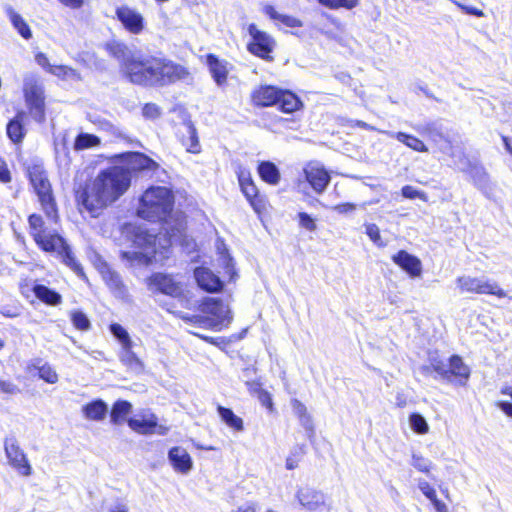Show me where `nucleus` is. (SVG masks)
Returning <instances> with one entry per match:
<instances>
[{"mask_svg":"<svg viewBox=\"0 0 512 512\" xmlns=\"http://www.w3.org/2000/svg\"><path fill=\"white\" fill-rule=\"evenodd\" d=\"M348 125L350 127H358V128H362V129H365V130L373 129L369 124H367L366 122H364L362 120H350L348 122Z\"/></svg>","mask_w":512,"mask_h":512,"instance_id":"nucleus-63","label":"nucleus"},{"mask_svg":"<svg viewBox=\"0 0 512 512\" xmlns=\"http://www.w3.org/2000/svg\"><path fill=\"white\" fill-rule=\"evenodd\" d=\"M27 223L28 233L40 251L57 254L62 262L78 276H85L84 269L74 256L67 240L58 230L50 228L42 215L38 213L28 215Z\"/></svg>","mask_w":512,"mask_h":512,"instance_id":"nucleus-3","label":"nucleus"},{"mask_svg":"<svg viewBox=\"0 0 512 512\" xmlns=\"http://www.w3.org/2000/svg\"><path fill=\"white\" fill-rule=\"evenodd\" d=\"M35 60L38 65H40L43 69H45L47 72H49L52 65L50 64V60L45 53H43V52L36 53Z\"/></svg>","mask_w":512,"mask_h":512,"instance_id":"nucleus-57","label":"nucleus"},{"mask_svg":"<svg viewBox=\"0 0 512 512\" xmlns=\"http://www.w3.org/2000/svg\"><path fill=\"white\" fill-rule=\"evenodd\" d=\"M7 15L13 27L24 39L29 40L32 38L30 26L19 13L15 12L12 8H8Z\"/></svg>","mask_w":512,"mask_h":512,"instance_id":"nucleus-35","label":"nucleus"},{"mask_svg":"<svg viewBox=\"0 0 512 512\" xmlns=\"http://www.w3.org/2000/svg\"><path fill=\"white\" fill-rule=\"evenodd\" d=\"M420 134L427 139L438 142L440 140L445 139V136L440 128H438L434 123H428L425 126H423L419 130Z\"/></svg>","mask_w":512,"mask_h":512,"instance_id":"nucleus-41","label":"nucleus"},{"mask_svg":"<svg viewBox=\"0 0 512 512\" xmlns=\"http://www.w3.org/2000/svg\"><path fill=\"white\" fill-rule=\"evenodd\" d=\"M257 174L266 184L276 186L280 183L281 173L275 163L269 160L260 161L257 165Z\"/></svg>","mask_w":512,"mask_h":512,"instance_id":"nucleus-25","label":"nucleus"},{"mask_svg":"<svg viewBox=\"0 0 512 512\" xmlns=\"http://www.w3.org/2000/svg\"><path fill=\"white\" fill-rule=\"evenodd\" d=\"M365 233L369 237V239L378 247H384L386 243L383 241L381 237V232L379 227L374 223H369L365 225Z\"/></svg>","mask_w":512,"mask_h":512,"instance_id":"nucleus-46","label":"nucleus"},{"mask_svg":"<svg viewBox=\"0 0 512 512\" xmlns=\"http://www.w3.org/2000/svg\"><path fill=\"white\" fill-rule=\"evenodd\" d=\"M157 238V234L150 233L148 230H140L135 233L134 241L140 248L154 252Z\"/></svg>","mask_w":512,"mask_h":512,"instance_id":"nucleus-38","label":"nucleus"},{"mask_svg":"<svg viewBox=\"0 0 512 512\" xmlns=\"http://www.w3.org/2000/svg\"><path fill=\"white\" fill-rule=\"evenodd\" d=\"M401 195L404 197V198H407V199H416V198H419L423 201H426L427 200V195L422 192V191H419L417 189H415L413 186L411 185H405L401 188Z\"/></svg>","mask_w":512,"mask_h":512,"instance_id":"nucleus-49","label":"nucleus"},{"mask_svg":"<svg viewBox=\"0 0 512 512\" xmlns=\"http://www.w3.org/2000/svg\"><path fill=\"white\" fill-rule=\"evenodd\" d=\"M198 310L207 318L212 330L230 320L227 306L218 298H204L198 305Z\"/></svg>","mask_w":512,"mask_h":512,"instance_id":"nucleus-14","label":"nucleus"},{"mask_svg":"<svg viewBox=\"0 0 512 512\" xmlns=\"http://www.w3.org/2000/svg\"><path fill=\"white\" fill-rule=\"evenodd\" d=\"M501 140L507 152L512 156V140L505 135L501 136Z\"/></svg>","mask_w":512,"mask_h":512,"instance_id":"nucleus-64","label":"nucleus"},{"mask_svg":"<svg viewBox=\"0 0 512 512\" xmlns=\"http://www.w3.org/2000/svg\"><path fill=\"white\" fill-rule=\"evenodd\" d=\"M277 25L295 29L303 27V21L293 15L283 14Z\"/></svg>","mask_w":512,"mask_h":512,"instance_id":"nucleus-48","label":"nucleus"},{"mask_svg":"<svg viewBox=\"0 0 512 512\" xmlns=\"http://www.w3.org/2000/svg\"><path fill=\"white\" fill-rule=\"evenodd\" d=\"M291 406L294 414L299 419L301 425L308 432L309 436L314 435V424L312 417L307 411L306 406L298 399L294 398L291 400Z\"/></svg>","mask_w":512,"mask_h":512,"instance_id":"nucleus-31","label":"nucleus"},{"mask_svg":"<svg viewBox=\"0 0 512 512\" xmlns=\"http://www.w3.org/2000/svg\"><path fill=\"white\" fill-rule=\"evenodd\" d=\"M123 165L100 170L94 178L78 184L73 191L75 205L80 214L100 217L130 188L133 175L144 171L155 172L159 164L145 153L127 151L113 157Z\"/></svg>","mask_w":512,"mask_h":512,"instance_id":"nucleus-1","label":"nucleus"},{"mask_svg":"<svg viewBox=\"0 0 512 512\" xmlns=\"http://www.w3.org/2000/svg\"><path fill=\"white\" fill-rule=\"evenodd\" d=\"M157 57L131 54L120 63V73L130 83L139 86H155Z\"/></svg>","mask_w":512,"mask_h":512,"instance_id":"nucleus-7","label":"nucleus"},{"mask_svg":"<svg viewBox=\"0 0 512 512\" xmlns=\"http://www.w3.org/2000/svg\"><path fill=\"white\" fill-rule=\"evenodd\" d=\"M111 333L121 342L123 348L128 352L131 358H135V355L131 352L132 341L125 328L118 323H112L110 325Z\"/></svg>","mask_w":512,"mask_h":512,"instance_id":"nucleus-39","label":"nucleus"},{"mask_svg":"<svg viewBox=\"0 0 512 512\" xmlns=\"http://www.w3.org/2000/svg\"><path fill=\"white\" fill-rule=\"evenodd\" d=\"M337 10L345 8L351 10L359 5V0H337Z\"/></svg>","mask_w":512,"mask_h":512,"instance_id":"nucleus-61","label":"nucleus"},{"mask_svg":"<svg viewBox=\"0 0 512 512\" xmlns=\"http://www.w3.org/2000/svg\"><path fill=\"white\" fill-rule=\"evenodd\" d=\"M142 115L146 119L154 120L160 117L161 109L155 103H145L142 107Z\"/></svg>","mask_w":512,"mask_h":512,"instance_id":"nucleus-47","label":"nucleus"},{"mask_svg":"<svg viewBox=\"0 0 512 512\" xmlns=\"http://www.w3.org/2000/svg\"><path fill=\"white\" fill-rule=\"evenodd\" d=\"M23 96L29 113L33 118L43 123L46 118L45 92L43 86L35 79L24 83Z\"/></svg>","mask_w":512,"mask_h":512,"instance_id":"nucleus-11","label":"nucleus"},{"mask_svg":"<svg viewBox=\"0 0 512 512\" xmlns=\"http://www.w3.org/2000/svg\"><path fill=\"white\" fill-rule=\"evenodd\" d=\"M176 317H178L187 324L210 329L209 322L204 315H189L182 312H178L176 313Z\"/></svg>","mask_w":512,"mask_h":512,"instance_id":"nucleus-43","label":"nucleus"},{"mask_svg":"<svg viewBox=\"0 0 512 512\" xmlns=\"http://www.w3.org/2000/svg\"><path fill=\"white\" fill-rule=\"evenodd\" d=\"M262 11L270 20L274 21L276 25L278 24L281 16L283 15L278 13L276 8L271 4L264 5Z\"/></svg>","mask_w":512,"mask_h":512,"instance_id":"nucleus-54","label":"nucleus"},{"mask_svg":"<svg viewBox=\"0 0 512 512\" xmlns=\"http://www.w3.org/2000/svg\"><path fill=\"white\" fill-rule=\"evenodd\" d=\"M127 424L132 431L140 435L155 434L160 428L158 417L152 412L142 413L138 417H130Z\"/></svg>","mask_w":512,"mask_h":512,"instance_id":"nucleus-19","label":"nucleus"},{"mask_svg":"<svg viewBox=\"0 0 512 512\" xmlns=\"http://www.w3.org/2000/svg\"><path fill=\"white\" fill-rule=\"evenodd\" d=\"M36 298L48 306H57L62 302V296L57 291L43 284H35L32 287Z\"/></svg>","mask_w":512,"mask_h":512,"instance_id":"nucleus-27","label":"nucleus"},{"mask_svg":"<svg viewBox=\"0 0 512 512\" xmlns=\"http://www.w3.org/2000/svg\"><path fill=\"white\" fill-rule=\"evenodd\" d=\"M48 73L64 79L73 74L74 69L65 65H52Z\"/></svg>","mask_w":512,"mask_h":512,"instance_id":"nucleus-52","label":"nucleus"},{"mask_svg":"<svg viewBox=\"0 0 512 512\" xmlns=\"http://www.w3.org/2000/svg\"><path fill=\"white\" fill-rule=\"evenodd\" d=\"M101 145V139L95 134L79 133L76 135L73 142V149L75 151H82Z\"/></svg>","mask_w":512,"mask_h":512,"instance_id":"nucleus-36","label":"nucleus"},{"mask_svg":"<svg viewBox=\"0 0 512 512\" xmlns=\"http://www.w3.org/2000/svg\"><path fill=\"white\" fill-rule=\"evenodd\" d=\"M108 411L107 404L102 399H95L82 408L83 415L91 421H101L105 418Z\"/></svg>","mask_w":512,"mask_h":512,"instance_id":"nucleus-28","label":"nucleus"},{"mask_svg":"<svg viewBox=\"0 0 512 512\" xmlns=\"http://www.w3.org/2000/svg\"><path fill=\"white\" fill-rule=\"evenodd\" d=\"M169 461L175 471L186 474L193 466L192 458L186 449L175 446L168 452Z\"/></svg>","mask_w":512,"mask_h":512,"instance_id":"nucleus-24","label":"nucleus"},{"mask_svg":"<svg viewBox=\"0 0 512 512\" xmlns=\"http://www.w3.org/2000/svg\"><path fill=\"white\" fill-rule=\"evenodd\" d=\"M247 32L250 36L246 44L247 51L265 62H273L277 47L276 39L268 32L259 29L255 23L248 24Z\"/></svg>","mask_w":512,"mask_h":512,"instance_id":"nucleus-10","label":"nucleus"},{"mask_svg":"<svg viewBox=\"0 0 512 512\" xmlns=\"http://www.w3.org/2000/svg\"><path fill=\"white\" fill-rule=\"evenodd\" d=\"M250 103L260 109L275 106L284 114H293L304 108L303 101L295 92L271 84L255 87L250 93Z\"/></svg>","mask_w":512,"mask_h":512,"instance_id":"nucleus-5","label":"nucleus"},{"mask_svg":"<svg viewBox=\"0 0 512 512\" xmlns=\"http://www.w3.org/2000/svg\"><path fill=\"white\" fill-rule=\"evenodd\" d=\"M430 369L441 379L453 384L465 385L470 377L469 367L456 354L449 357L448 363L439 358L432 359Z\"/></svg>","mask_w":512,"mask_h":512,"instance_id":"nucleus-8","label":"nucleus"},{"mask_svg":"<svg viewBox=\"0 0 512 512\" xmlns=\"http://www.w3.org/2000/svg\"><path fill=\"white\" fill-rule=\"evenodd\" d=\"M305 454V446L300 445L293 449L290 455L286 459V468L288 470H294L298 467L299 463L302 461L303 456Z\"/></svg>","mask_w":512,"mask_h":512,"instance_id":"nucleus-44","label":"nucleus"},{"mask_svg":"<svg viewBox=\"0 0 512 512\" xmlns=\"http://www.w3.org/2000/svg\"><path fill=\"white\" fill-rule=\"evenodd\" d=\"M457 288L461 293L493 295L498 298L506 297V291L496 282L483 280L479 277L459 276L456 278Z\"/></svg>","mask_w":512,"mask_h":512,"instance_id":"nucleus-12","label":"nucleus"},{"mask_svg":"<svg viewBox=\"0 0 512 512\" xmlns=\"http://www.w3.org/2000/svg\"><path fill=\"white\" fill-rule=\"evenodd\" d=\"M186 133L181 134L180 142L189 153L198 154L201 152V145L197 129L191 121L185 123Z\"/></svg>","mask_w":512,"mask_h":512,"instance_id":"nucleus-26","label":"nucleus"},{"mask_svg":"<svg viewBox=\"0 0 512 512\" xmlns=\"http://www.w3.org/2000/svg\"><path fill=\"white\" fill-rule=\"evenodd\" d=\"M421 492L431 501L437 512H448L446 504L437 498L436 490L426 481L418 484Z\"/></svg>","mask_w":512,"mask_h":512,"instance_id":"nucleus-37","label":"nucleus"},{"mask_svg":"<svg viewBox=\"0 0 512 512\" xmlns=\"http://www.w3.org/2000/svg\"><path fill=\"white\" fill-rule=\"evenodd\" d=\"M27 113L20 109L16 112L15 116L11 118L6 124V135L8 139L16 146L22 145L27 129L26 124Z\"/></svg>","mask_w":512,"mask_h":512,"instance_id":"nucleus-20","label":"nucleus"},{"mask_svg":"<svg viewBox=\"0 0 512 512\" xmlns=\"http://www.w3.org/2000/svg\"><path fill=\"white\" fill-rule=\"evenodd\" d=\"M132 411V404L127 400H117L112 404L110 410V420L114 425H121L127 422L128 415Z\"/></svg>","mask_w":512,"mask_h":512,"instance_id":"nucleus-29","label":"nucleus"},{"mask_svg":"<svg viewBox=\"0 0 512 512\" xmlns=\"http://www.w3.org/2000/svg\"><path fill=\"white\" fill-rule=\"evenodd\" d=\"M194 277L197 285L205 292L217 293L223 289V282L207 267H196Z\"/></svg>","mask_w":512,"mask_h":512,"instance_id":"nucleus-22","label":"nucleus"},{"mask_svg":"<svg viewBox=\"0 0 512 512\" xmlns=\"http://www.w3.org/2000/svg\"><path fill=\"white\" fill-rule=\"evenodd\" d=\"M175 202L171 188L151 185L138 199L136 216L152 224H167L173 218Z\"/></svg>","mask_w":512,"mask_h":512,"instance_id":"nucleus-4","label":"nucleus"},{"mask_svg":"<svg viewBox=\"0 0 512 512\" xmlns=\"http://www.w3.org/2000/svg\"><path fill=\"white\" fill-rule=\"evenodd\" d=\"M70 320L73 327L79 331H88L91 328V322L86 314L80 310L70 312Z\"/></svg>","mask_w":512,"mask_h":512,"instance_id":"nucleus-40","label":"nucleus"},{"mask_svg":"<svg viewBox=\"0 0 512 512\" xmlns=\"http://www.w3.org/2000/svg\"><path fill=\"white\" fill-rule=\"evenodd\" d=\"M303 174L306 182L313 189L314 192L321 194L328 186L331 176L327 169L317 163L308 162L303 168Z\"/></svg>","mask_w":512,"mask_h":512,"instance_id":"nucleus-17","label":"nucleus"},{"mask_svg":"<svg viewBox=\"0 0 512 512\" xmlns=\"http://www.w3.org/2000/svg\"><path fill=\"white\" fill-rule=\"evenodd\" d=\"M27 223L28 233L40 251L57 254L62 262L78 276H85L84 269L74 256L67 240L58 230L50 228L42 215L38 213L28 215Z\"/></svg>","mask_w":512,"mask_h":512,"instance_id":"nucleus-2","label":"nucleus"},{"mask_svg":"<svg viewBox=\"0 0 512 512\" xmlns=\"http://www.w3.org/2000/svg\"><path fill=\"white\" fill-rule=\"evenodd\" d=\"M38 376L49 384H55L58 381L57 372L49 364H44L38 368Z\"/></svg>","mask_w":512,"mask_h":512,"instance_id":"nucleus-45","label":"nucleus"},{"mask_svg":"<svg viewBox=\"0 0 512 512\" xmlns=\"http://www.w3.org/2000/svg\"><path fill=\"white\" fill-rule=\"evenodd\" d=\"M236 177L239 189L252 210L259 216L265 213L269 201L267 196L257 186L251 171L239 166L236 170Z\"/></svg>","mask_w":512,"mask_h":512,"instance_id":"nucleus-9","label":"nucleus"},{"mask_svg":"<svg viewBox=\"0 0 512 512\" xmlns=\"http://www.w3.org/2000/svg\"><path fill=\"white\" fill-rule=\"evenodd\" d=\"M457 5L461 9V11L467 15H473L476 17H484L485 16V13L483 12V10H481L477 7L468 6V5H464V4H457Z\"/></svg>","mask_w":512,"mask_h":512,"instance_id":"nucleus-56","label":"nucleus"},{"mask_svg":"<svg viewBox=\"0 0 512 512\" xmlns=\"http://www.w3.org/2000/svg\"><path fill=\"white\" fill-rule=\"evenodd\" d=\"M104 49L111 57L119 60L120 63L132 54L129 50V47L124 42L119 40H111L106 42Z\"/></svg>","mask_w":512,"mask_h":512,"instance_id":"nucleus-34","label":"nucleus"},{"mask_svg":"<svg viewBox=\"0 0 512 512\" xmlns=\"http://www.w3.org/2000/svg\"><path fill=\"white\" fill-rule=\"evenodd\" d=\"M0 391L6 394H14L18 391V388L12 382L0 378Z\"/></svg>","mask_w":512,"mask_h":512,"instance_id":"nucleus-59","label":"nucleus"},{"mask_svg":"<svg viewBox=\"0 0 512 512\" xmlns=\"http://www.w3.org/2000/svg\"><path fill=\"white\" fill-rule=\"evenodd\" d=\"M4 450L8 459V463L21 476L27 477L32 474V467L29 463V460L24 451L19 446L16 438H6L4 441Z\"/></svg>","mask_w":512,"mask_h":512,"instance_id":"nucleus-15","label":"nucleus"},{"mask_svg":"<svg viewBox=\"0 0 512 512\" xmlns=\"http://www.w3.org/2000/svg\"><path fill=\"white\" fill-rule=\"evenodd\" d=\"M205 63L214 82L218 86L226 85L229 75L228 62L213 53H208L205 55Z\"/></svg>","mask_w":512,"mask_h":512,"instance_id":"nucleus-23","label":"nucleus"},{"mask_svg":"<svg viewBox=\"0 0 512 512\" xmlns=\"http://www.w3.org/2000/svg\"><path fill=\"white\" fill-rule=\"evenodd\" d=\"M409 422L412 430L418 434H426L429 431V426L425 418L419 413H411Z\"/></svg>","mask_w":512,"mask_h":512,"instance_id":"nucleus-42","label":"nucleus"},{"mask_svg":"<svg viewBox=\"0 0 512 512\" xmlns=\"http://www.w3.org/2000/svg\"><path fill=\"white\" fill-rule=\"evenodd\" d=\"M12 182V173L6 160L0 156V183L9 184Z\"/></svg>","mask_w":512,"mask_h":512,"instance_id":"nucleus-50","label":"nucleus"},{"mask_svg":"<svg viewBox=\"0 0 512 512\" xmlns=\"http://www.w3.org/2000/svg\"><path fill=\"white\" fill-rule=\"evenodd\" d=\"M217 412L223 423L226 424L235 432H241L244 430V423L242 418L237 416L232 409L224 407L222 405L217 406Z\"/></svg>","mask_w":512,"mask_h":512,"instance_id":"nucleus-33","label":"nucleus"},{"mask_svg":"<svg viewBox=\"0 0 512 512\" xmlns=\"http://www.w3.org/2000/svg\"><path fill=\"white\" fill-rule=\"evenodd\" d=\"M298 220L300 226L307 229L308 231H314L316 229L315 221L308 213L299 212Z\"/></svg>","mask_w":512,"mask_h":512,"instance_id":"nucleus-51","label":"nucleus"},{"mask_svg":"<svg viewBox=\"0 0 512 512\" xmlns=\"http://www.w3.org/2000/svg\"><path fill=\"white\" fill-rule=\"evenodd\" d=\"M390 137L398 140L402 144H404L406 147L410 148L411 150L419 153H426L428 152L427 145L418 137L408 134L405 132H396L391 133Z\"/></svg>","mask_w":512,"mask_h":512,"instance_id":"nucleus-32","label":"nucleus"},{"mask_svg":"<svg viewBox=\"0 0 512 512\" xmlns=\"http://www.w3.org/2000/svg\"><path fill=\"white\" fill-rule=\"evenodd\" d=\"M392 261L405 271L411 278L420 277L422 274V262L415 256L402 249L391 257Z\"/></svg>","mask_w":512,"mask_h":512,"instance_id":"nucleus-21","label":"nucleus"},{"mask_svg":"<svg viewBox=\"0 0 512 512\" xmlns=\"http://www.w3.org/2000/svg\"><path fill=\"white\" fill-rule=\"evenodd\" d=\"M62 5L72 8L79 9L83 6L84 0H58Z\"/></svg>","mask_w":512,"mask_h":512,"instance_id":"nucleus-62","label":"nucleus"},{"mask_svg":"<svg viewBox=\"0 0 512 512\" xmlns=\"http://www.w3.org/2000/svg\"><path fill=\"white\" fill-rule=\"evenodd\" d=\"M155 86L176 83L189 77V70L171 60L157 57Z\"/></svg>","mask_w":512,"mask_h":512,"instance_id":"nucleus-13","label":"nucleus"},{"mask_svg":"<svg viewBox=\"0 0 512 512\" xmlns=\"http://www.w3.org/2000/svg\"><path fill=\"white\" fill-rule=\"evenodd\" d=\"M247 388L250 394L256 396L261 405L265 407L268 412H275V406L271 394L262 388V385L259 381L248 382Z\"/></svg>","mask_w":512,"mask_h":512,"instance_id":"nucleus-30","label":"nucleus"},{"mask_svg":"<svg viewBox=\"0 0 512 512\" xmlns=\"http://www.w3.org/2000/svg\"><path fill=\"white\" fill-rule=\"evenodd\" d=\"M21 308L22 306L20 304L13 306L6 305L2 307L0 313L6 318H16L21 315Z\"/></svg>","mask_w":512,"mask_h":512,"instance_id":"nucleus-53","label":"nucleus"},{"mask_svg":"<svg viewBox=\"0 0 512 512\" xmlns=\"http://www.w3.org/2000/svg\"><path fill=\"white\" fill-rule=\"evenodd\" d=\"M26 176L33 187L39 205L48 222H60L59 208L52 185L42 164L33 163L26 168Z\"/></svg>","mask_w":512,"mask_h":512,"instance_id":"nucleus-6","label":"nucleus"},{"mask_svg":"<svg viewBox=\"0 0 512 512\" xmlns=\"http://www.w3.org/2000/svg\"><path fill=\"white\" fill-rule=\"evenodd\" d=\"M32 287L33 286L27 278L22 279L18 284L19 291L25 298L29 297V292L32 291Z\"/></svg>","mask_w":512,"mask_h":512,"instance_id":"nucleus-60","label":"nucleus"},{"mask_svg":"<svg viewBox=\"0 0 512 512\" xmlns=\"http://www.w3.org/2000/svg\"><path fill=\"white\" fill-rule=\"evenodd\" d=\"M413 466L422 473L429 474L430 472V465L421 456L413 457Z\"/></svg>","mask_w":512,"mask_h":512,"instance_id":"nucleus-55","label":"nucleus"},{"mask_svg":"<svg viewBox=\"0 0 512 512\" xmlns=\"http://www.w3.org/2000/svg\"><path fill=\"white\" fill-rule=\"evenodd\" d=\"M146 284L154 292L170 297H179L182 294V286L170 274L155 272L147 279Z\"/></svg>","mask_w":512,"mask_h":512,"instance_id":"nucleus-16","label":"nucleus"},{"mask_svg":"<svg viewBox=\"0 0 512 512\" xmlns=\"http://www.w3.org/2000/svg\"><path fill=\"white\" fill-rule=\"evenodd\" d=\"M115 16L124 29L131 34L138 35L145 28V21L142 14L129 6L122 5L117 7Z\"/></svg>","mask_w":512,"mask_h":512,"instance_id":"nucleus-18","label":"nucleus"},{"mask_svg":"<svg viewBox=\"0 0 512 512\" xmlns=\"http://www.w3.org/2000/svg\"><path fill=\"white\" fill-rule=\"evenodd\" d=\"M333 209L339 214H347L354 211L356 209V205L354 203L344 202L335 205Z\"/></svg>","mask_w":512,"mask_h":512,"instance_id":"nucleus-58","label":"nucleus"}]
</instances>
